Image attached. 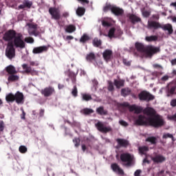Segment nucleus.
Wrapping results in <instances>:
<instances>
[{"label": "nucleus", "mask_w": 176, "mask_h": 176, "mask_svg": "<svg viewBox=\"0 0 176 176\" xmlns=\"http://www.w3.org/2000/svg\"><path fill=\"white\" fill-rule=\"evenodd\" d=\"M6 72H7L10 75H14L16 73L15 67L12 65L6 67Z\"/></svg>", "instance_id": "c85d7f7f"}, {"label": "nucleus", "mask_w": 176, "mask_h": 176, "mask_svg": "<svg viewBox=\"0 0 176 176\" xmlns=\"http://www.w3.org/2000/svg\"><path fill=\"white\" fill-rule=\"evenodd\" d=\"M9 43H12L13 47L23 49L26 47V43L23 40V35L20 33L17 34L13 41Z\"/></svg>", "instance_id": "20e7f679"}, {"label": "nucleus", "mask_w": 176, "mask_h": 176, "mask_svg": "<svg viewBox=\"0 0 176 176\" xmlns=\"http://www.w3.org/2000/svg\"><path fill=\"white\" fill-rule=\"evenodd\" d=\"M28 33L31 36H38V25L34 24V23H28Z\"/></svg>", "instance_id": "9b49d317"}, {"label": "nucleus", "mask_w": 176, "mask_h": 176, "mask_svg": "<svg viewBox=\"0 0 176 176\" xmlns=\"http://www.w3.org/2000/svg\"><path fill=\"white\" fill-rule=\"evenodd\" d=\"M92 44L94 47H100L102 45V41L100 39L95 38L93 39Z\"/></svg>", "instance_id": "c9c22d12"}, {"label": "nucleus", "mask_w": 176, "mask_h": 176, "mask_svg": "<svg viewBox=\"0 0 176 176\" xmlns=\"http://www.w3.org/2000/svg\"><path fill=\"white\" fill-rule=\"evenodd\" d=\"M97 127V130H98L100 133H109L112 131V129L110 126L106 127L104 126V124L100 122H98L97 124H95Z\"/></svg>", "instance_id": "f8f14e48"}, {"label": "nucleus", "mask_w": 176, "mask_h": 176, "mask_svg": "<svg viewBox=\"0 0 176 176\" xmlns=\"http://www.w3.org/2000/svg\"><path fill=\"white\" fill-rule=\"evenodd\" d=\"M127 17L129 18L131 24H136L138 23H141V18L138 17L137 15H134L133 14H127Z\"/></svg>", "instance_id": "dca6fc26"}, {"label": "nucleus", "mask_w": 176, "mask_h": 176, "mask_svg": "<svg viewBox=\"0 0 176 176\" xmlns=\"http://www.w3.org/2000/svg\"><path fill=\"white\" fill-rule=\"evenodd\" d=\"M122 63L124 65H125L126 66L129 67L131 65V62L129 61L127 59H123L122 60Z\"/></svg>", "instance_id": "5fc2aeb1"}, {"label": "nucleus", "mask_w": 176, "mask_h": 176, "mask_svg": "<svg viewBox=\"0 0 176 176\" xmlns=\"http://www.w3.org/2000/svg\"><path fill=\"white\" fill-rule=\"evenodd\" d=\"M114 7H116V5H112V4H110V3H107L105 5V6L103 7L102 10L104 12H108L109 10H111V12L113 8H114Z\"/></svg>", "instance_id": "f704fd0d"}, {"label": "nucleus", "mask_w": 176, "mask_h": 176, "mask_svg": "<svg viewBox=\"0 0 176 176\" xmlns=\"http://www.w3.org/2000/svg\"><path fill=\"white\" fill-rule=\"evenodd\" d=\"M96 54H94V52H90L86 56V60L87 61L91 62L93 60H96Z\"/></svg>", "instance_id": "473e14b6"}, {"label": "nucleus", "mask_w": 176, "mask_h": 176, "mask_svg": "<svg viewBox=\"0 0 176 176\" xmlns=\"http://www.w3.org/2000/svg\"><path fill=\"white\" fill-rule=\"evenodd\" d=\"M162 24L160 22L153 21V20H148L147 23V29L153 31H157L159 29H161Z\"/></svg>", "instance_id": "6e6552de"}, {"label": "nucleus", "mask_w": 176, "mask_h": 176, "mask_svg": "<svg viewBox=\"0 0 176 176\" xmlns=\"http://www.w3.org/2000/svg\"><path fill=\"white\" fill-rule=\"evenodd\" d=\"M81 113L85 116H89L94 113V110L91 109L85 108L81 110Z\"/></svg>", "instance_id": "a19ab883"}, {"label": "nucleus", "mask_w": 176, "mask_h": 176, "mask_svg": "<svg viewBox=\"0 0 176 176\" xmlns=\"http://www.w3.org/2000/svg\"><path fill=\"white\" fill-rule=\"evenodd\" d=\"M169 78L168 76H164L162 78L161 80L165 82V81H168Z\"/></svg>", "instance_id": "680f3d73"}, {"label": "nucleus", "mask_w": 176, "mask_h": 176, "mask_svg": "<svg viewBox=\"0 0 176 176\" xmlns=\"http://www.w3.org/2000/svg\"><path fill=\"white\" fill-rule=\"evenodd\" d=\"M6 128V124L3 122V120H0V135H1V133H3V131Z\"/></svg>", "instance_id": "37998d69"}, {"label": "nucleus", "mask_w": 176, "mask_h": 176, "mask_svg": "<svg viewBox=\"0 0 176 176\" xmlns=\"http://www.w3.org/2000/svg\"><path fill=\"white\" fill-rule=\"evenodd\" d=\"M25 42L27 43L32 44L34 43V39L32 37H27L24 39Z\"/></svg>", "instance_id": "8fccbe9b"}, {"label": "nucleus", "mask_w": 176, "mask_h": 176, "mask_svg": "<svg viewBox=\"0 0 176 176\" xmlns=\"http://www.w3.org/2000/svg\"><path fill=\"white\" fill-rule=\"evenodd\" d=\"M153 162L156 164L162 163L166 161V157L162 155H157L155 157L152 158Z\"/></svg>", "instance_id": "5701e85b"}, {"label": "nucleus", "mask_w": 176, "mask_h": 176, "mask_svg": "<svg viewBox=\"0 0 176 176\" xmlns=\"http://www.w3.org/2000/svg\"><path fill=\"white\" fill-rule=\"evenodd\" d=\"M111 14H113L116 16H122L124 14V10L117 6L111 10Z\"/></svg>", "instance_id": "2eb2a0df"}, {"label": "nucleus", "mask_w": 176, "mask_h": 176, "mask_svg": "<svg viewBox=\"0 0 176 176\" xmlns=\"http://www.w3.org/2000/svg\"><path fill=\"white\" fill-rule=\"evenodd\" d=\"M146 142L151 143V144H152V145H156L157 143V138L154 136L148 137L146 139Z\"/></svg>", "instance_id": "cd10ccee"}, {"label": "nucleus", "mask_w": 176, "mask_h": 176, "mask_svg": "<svg viewBox=\"0 0 176 176\" xmlns=\"http://www.w3.org/2000/svg\"><path fill=\"white\" fill-rule=\"evenodd\" d=\"M73 142L74 143V146L78 147L80 146V140L79 138H74Z\"/></svg>", "instance_id": "de8ad7c7"}, {"label": "nucleus", "mask_w": 176, "mask_h": 176, "mask_svg": "<svg viewBox=\"0 0 176 176\" xmlns=\"http://www.w3.org/2000/svg\"><path fill=\"white\" fill-rule=\"evenodd\" d=\"M77 1L81 3H87V4L89 3V1L88 0H77Z\"/></svg>", "instance_id": "e2e57ef3"}, {"label": "nucleus", "mask_w": 176, "mask_h": 176, "mask_svg": "<svg viewBox=\"0 0 176 176\" xmlns=\"http://www.w3.org/2000/svg\"><path fill=\"white\" fill-rule=\"evenodd\" d=\"M172 65H176V58L171 60Z\"/></svg>", "instance_id": "338daca9"}, {"label": "nucleus", "mask_w": 176, "mask_h": 176, "mask_svg": "<svg viewBox=\"0 0 176 176\" xmlns=\"http://www.w3.org/2000/svg\"><path fill=\"white\" fill-rule=\"evenodd\" d=\"M67 75L70 79H72L73 84H76V74L74 72H69Z\"/></svg>", "instance_id": "72a5a7b5"}, {"label": "nucleus", "mask_w": 176, "mask_h": 176, "mask_svg": "<svg viewBox=\"0 0 176 176\" xmlns=\"http://www.w3.org/2000/svg\"><path fill=\"white\" fill-rule=\"evenodd\" d=\"M135 47L138 52L144 53V57L146 58H153L154 54H157L161 51L160 47H155L154 45L145 46L140 42H135Z\"/></svg>", "instance_id": "f03ea898"}, {"label": "nucleus", "mask_w": 176, "mask_h": 176, "mask_svg": "<svg viewBox=\"0 0 176 176\" xmlns=\"http://www.w3.org/2000/svg\"><path fill=\"white\" fill-rule=\"evenodd\" d=\"M170 105H171L173 107H176V98H175V99H173V100H171V101H170Z\"/></svg>", "instance_id": "052dcab7"}, {"label": "nucleus", "mask_w": 176, "mask_h": 176, "mask_svg": "<svg viewBox=\"0 0 176 176\" xmlns=\"http://www.w3.org/2000/svg\"><path fill=\"white\" fill-rule=\"evenodd\" d=\"M142 170L140 169H138L135 171L134 176H141Z\"/></svg>", "instance_id": "4d7b16f0"}, {"label": "nucleus", "mask_w": 176, "mask_h": 176, "mask_svg": "<svg viewBox=\"0 0 176 176\" xmlns=\"http://www.w3.org/2000/svg\"><path fill=\"white\" fill-rule=\"evenodd\" d=\"M120 106H121L122 107L128 108V109H129V110H130V107H132V105H130L129 102L121 103V104H120Z\"/></svg>", "instance_id": "603ef678"}, {"label": "nucleus", "mask_w": 176, "mask_h": 176, "mask_svg": "<svg viewBox=\"0 0 176 176\" xmlns=\"http://www.w3.org/2000/svg\"><path fill=\"white\" fill-rule=\"evenodd\" d=\"M21 111H22V113L21 115V119L25 120L26 113H25V111H24L23 109H21Z\"/></svg>", "instance_id": "13d9d810"}, {"label": "nucleus", "mask_w": 176, "mask_h": 176, "mask_svg": "<svg viewBox=\"0 0 176 176\" xmlns=\"http://www.w3.org/2000/svg\"><path fill=\"white\" fill-rule=\"evenodd\" d=\"M96 112L98 115L100 116H107L108 114V111H107V110H104V107H99L96 109Z\"/></svg>", "instance_id": "7c9ffc66"}, {"label": "nucleus", "mask_w": 176, "mask_h": 176, "mask_svg": "<svg viewBox=\"0 0 176 176\" xmlns=\"http://www.w3.org/2000/svg\"><path fill=\"white\" fill-rule=\"evenodd\" d=\"M116 29L115 28H111L109 30V34H104L106 37H109L110 38H115L114 34L116 33Z\"/></svg>", "instance_id": "4c0bfd02"}, {"label": "nucleus", "mask_w": 176, "mask_h": 176, "mask_svg": "<svg viewBox=\"0 0 176 176\" xmlns=\"http://www.w3.org/2000/svg\"><path fill=\"white\" fill-rule=\"evenodd\" d=\"M39 116H40V117H42L44 116V109H41Z\"/></svg>", "instance_id": "69168bd1"}, {"label": "nucleus", "mask_w": 176, "mask_h": 176, "mask_svg": "<svg viewBox=\"0 0 176 176\" xmlns=\"http://www.w3.org/2000/svg\"><path fill=\"white\" fill-rule=\"evenodd\" d=\"M19 150L21 153H26L28 152V148L23 145L20 146Z\"/></svg>", "instance_id": "a18cd8bd"}, {"label": "nucleus", "mask_w": 176, "mask_h": 176, "mask_svg": "<svg viewBox=\"0 0 176 176\" xmlns=\"http://www.w3.org/2000/svg\"><path fill=\"white\" fill-rule=\"evenodd\" d=\"M73 39H74L73 36L69 35V36H66V40H67V41H72Z\"/></svg>", "instance_id": "0e129e2a"}, {"label": "nucleus", "mask_w": 176, "mask_h": 176, "mask_svg": "<svg viewBox=\"0 0 176 176\" xmlns=\"http://www.w3.org/2000/svg\"><path fill=\"white\" fill-rule=\"evenodd\" d=\"M17 33L14 30H10L5 32L3 39L6 41H13V39L17 37Z\"/></svg>", "instance_id": "1a4fd4ad"}, {"label": "nucleus", "mask_w": 176, "mask_h": 176, "mask_svg": "<svg viewBox=\"0 0 176 176\" xmlns=\"http://www.w3.org/2000/svg\"><path fill=\"white\" fill-rule=\"evenodd\" d=\"M144 115L150 116L148 118L145 116L139 115L138 118L135 120L136 126H151L155 129L161 128L165 124V121L162 116L157 114L156 110L153 107H147L143 110Z\"/></svg>", "instance_id": "f257e3e1"}, {"label": "nucleus", "mask_w": 176, "mask_h": 176, "mask_svg": "<svg viewBox=\"0 0 176 176\" xmlns=\"http://www.w3.org/2000/svg\"><path fill=\"white\" fill-rule=\"evenodd\" d=\"M89 40H90L89 36L85 33L84 34L82 35L81 38H80V43L85 44Z\"/></svg>", "instance_id": "2f4dec72"}, {"label": "nucleus", "mask_w": 176, "mask_h": 176, "mask_svg": "<svg viewBox=\"0 0 176 176\" xmlns=\"http://www.w3.org/2000/svg\"><path fill=\"white\" fill-rule=\"evenodd\" d=\"M56 94L54 87H47L45 88V97H50Z\"/></svg>", "instance_id": "6ab92c4d"}, {"label": "nucleus", "mask_w": 176, "mask_h": 176, "mask_svg": "<svg viewBox=\"0 0 176 176\" xmlns=\"http://www.w3.org/2000/svg\"><path fill=\"white\" fill-rule=\"evenodd\" d=\"M170 6L175 7V10H176V1L171 3Z\"/></svg>", "instance_id": "774afa93"}, {"label": "nucleus", "mask_w": 176, "mask_h": 176, "mask_svg": "<svg viewBox=\"0 0 176 176\" xmlns=\"http://www.w3.org/2000/svg\"><path fill=\"white\" fill-rule=\"evenodd\" d=\"M85 14V8L82 7H78L76 10V14L78 17H82Z\"/></svg>", "instance_id": "c756f323"}, {"label": "nucleus", "mask_w": 176, "mask_h": 176, "mask_svg": "<svg viewBox=\"0 0 176 176\" xmlns=\"http://www.w3.org/2000/svg\"><path fill=\"white\" fill-rule=\"evenodd\" d=\"M144 109L142 107H138L136 104H132L131 107H130L129 111L133 112L135 111V114H140L143 112Z\"/></svg>", "instance_id": "aec40b11"}, {"label": "nucleus", "mask_w": 176, "mask_h": 176, "mask_svg": "<svg viewBox=\"0 0 176 176\" xmlns=\"http://www.w3.org/2000/svg\"><path fill=\"white\" fill-rule=\"evenodd\" d=\"M151 12L149 11H143L142 15L144 17H149Z\"/></svg>", "instance_id": "6e6d98bb"}, {"label": "nucleus", "mask_w": 176, "mask_h": 176, "mask_svg": "<svg viewBox=\"0 0 176 176\" xmlns=\"http://www.w3.org/2000/svg\"><path fill=\"white\" fill-rule=\"evenodd\" d=\"M146 41L148 42L157 41V36L156 35H151L150 36H146Z\"/></svg>", "instance_id": "79ce46f5"}, {"label": "nucleus", "mask_w": 176, "mask_h": 176, "mask_svg": "<svg viewBox=\"0 0 176 176\" xmlns=\"http://www.w3.org/2000/svg\"><path fill=\"white\" fill-rule=\"evenodd\" d=\"M116 141H117V143L121 147L126 148L129 145V140H124V139L118 138Z\"/></svg>", "instance_id": "412c9836"}, {"label": "nucleus", "mask_w": 176, "mask_h": 176, "mask_svg": "<svg viewBox=\"0 0 176 176\" xmlns=\"http://www.w3.org/2000/svg\"><path fill=\"white\" fill-rule=\"evenodd\" d=\"M43 52H45V45L36 47L34 48L32 50V53L34 54H42V53H43Z\"/></svg>", "instance_id": "a878e982"}, {"label": "nucleus", "mask_w": 176, "mask_h": 176, "mask_svg": "<svg viewBox=\"0 0 176 176\" xmlns=\"http://www.w3.org/2000/svg\"><path fill=\"white\" fill-rule=\"evenodd\" d=\"M138 98L142 102H150L154 100L155 96L150 94L146 90H143L138 94Z\"/></svg>", "instance_id": "39448f33"}, {"label": "nucleus", "mask_w": 176, "mask_h": 176, "mask_svg": "<svg viewBox=\"0 0 176 176\" xmlns=\"http://www.w3.org/2000/svg\"><path fill=\"white\" fill-rule=\"evenodd\" d=\"M119 124L121 125V126H129V124L128 122H126L125 120H120L119 121Z\"/></svg>", "instance_id": "864d4df0"}, {"label": "nucleus", "mask_w": 176, "mask_h": 176, "mask_svg": "<svg viewBox=\"0 0 176 176\" xmlns=\"http://www.w3.org/2000/svg\"><path fill=\"white\" fill-rule=\"evenodd\" d=\"M6 56L10 60L14 58L16 54H15V49L12 42H8L7 48L6 49L5 52Z\"/></svg>", "instance_id": "423d86ee"}, {"label": "nucleus", "mask_w": 176, "mask_h": 176, "mask_svg": "<svg viewBox=\"0 0 176 176\" xmlns=\"http://www.w3.org/2000/svg\"><path fill=\"white\" fill-rule=\"evenodd\" d=\"M114 85L116 88L120 89L124 87V80H114Z\"/></svg>", "instance_id": "bb28decb"}, {"label": "nucleus", "mask_w": 176, "mask_h": 176, "mask_svg": "<svg viewBox=\"0 0 176 176\" xmlns=\"http://www.w3.org/2000/svg\"><path fill=\"white\" fill-rule=\"evenodd\" d=\"M6 101L8 103L15 102L17 104H23L24 103V96L20 91H16L15 94L10 93L6 96Z\"/></svg>", "instance_id": "7ed1b4c3"}, {"label": "nucleus", "mask_w": 176, "mask_h": 176, "mask_svg": "<svg viewBox=\"0 0 176 176\" xmlns=\"http://www.w3.org/2000/svg\"><path fill=\"white\" fill-rule=\"evenodd\" d=\"M102 25L103 27H110V23L109 22H107L105 21H103L102 22Z\"/></svg>", "instance_id": "bf43d9fd"}, {"label": "nucleus", "mask_w": 176, "mask_h": 176, "mask_svg": "<svg viewBox=\"0 0 176 176\" xmlns=\"http://www.w3.org/2000/svg\"><path fill=\"white\" fill-rule=\"evenodd\" d=\"M22 69H25V72L28 74L34 75L35 72L32 70L30 66H28L27 64H23L21 65Z\"/></svg>", "instance_id": "b1692460"}, {"label": "nucleus", "mask_w": 176, "mask_h": 176, "mask_svg": "<svg viewBox=\"0 0 176 176\" xmlns=\"http://www.w3.org/2000/svg\"><path fill=\"white\" fill-rule=\"evenodd\" d=\"M176 84L169 83L168 85V97L175 95Z\"/></svg>", "instance_id": "f3484780"}, {"label": "nucleus", "mask_w": 176, "mask_h": 176, "mask_svg": "<svg viewBox=\"0 0 176 176\" xmlns=\"http://www.w3.org/2000/svg\"><path fill=\"white\" fill-rule=\"evenodd\" d=\"M102 58L107 63L111 61L113 58V51L109 49H107L102 53Z\"/></svg>", "instance_id": "ddd939ff"}, {"label": "nucleus", "mask_w": 176, "mask_h": 176, "mask_svg": "<svg viewBox=\"0 0 176 176\" xmlns=\"http://www.w3.org/2000/svg\"><path fill=\"white\" fill-rule=\"evenodd\" d=\"M122 162L126 163V166H131L133 164V157L129 153H122L120 156Z\"/></svg>", "instance_id": "0eeeda50"}, {"label": "nucleus", "mask_w": 176, "mask_h": 176, "mask_svg": "<svg viewBox=\"0 0 176 176\" xmlns=\"http://www.w3.org/2000/svg\"><path fill=\"white\" fill-rule=\"evenodd\" d=\"M92 100L91 95L89 94H82V100L85 102H89Z\"/></svg>", "instance_id": "e433bc0d"}, {"label": "nucleus", "mask_w": 176, "mask_h": 176, "mask_svg": "<svg viewBox=\"0 0 176 176\" xmlns=\"http://www.w3.org/2000/svg\"><path fill=\"white\" fill-rule=\"evenodd\" d=\"M19 80L18 76L11 75L8 77V81L14 82Z\"/></svg>", "instance_id": "49530a36"}, {"label": "nucleus", "mask_w": 176, "mask_h": 176, "mask_svg": "<svg viewBox=\"0 0 176 176\" xmlns=\"http://www.w3.org/2000/svg\"><path fill=\"white\" fill-rule=\"evenodd\" d=\"M111 168L113 171L118 175H124V171L122 170L119 165L116 163L111 164Z\"/></svg>", "instance_id": "4468645a"}, {"label": "nucleus", "mask_w": 176, "mask_h": 176, "mask_svg": "<svg viewBox=\"0 0 176 176\" xmlns=\"http://www.w3.org/2000/svg\"><path fill=\"white\" fill-rule=\"evenodd\" d=\"M171 138L174 141L173 135L171 133H164L163 135V139Z\"/></svg>", "instance_id": "3c124183"}, {"label": "nucleus", "mask_w": 176, "mask_h": 176, "mask_svg": "<svg viewBox=\"0 0 176 176\" xmlns=\"http://www.w3.org/2000/svg\"><path fill=\"white\" fill-rule=\"evenodd\" d=\"M32 6V2L29 0H24L22 2V4L18 6V9L19 10H23L26 8L30 9Z\"/></svg>", "instance_id": "a211bd4d"}, {"label": "nucleus", "mask_w": 176, "mask_h": 176, "mask_svg": "<svg viewBox=\"0 0 176 176\" xmlns=\"http://www.w3.org/2000/svg\"><path fill=\"white\" fill-rule=\"evenodd\" d=\"M138 150L140 154L144 155L146 152L149 151V148L148 146H144L139 147Z\"/></svg>", "instance_id": "ea45409f"}, {"label": "nucleus", "mask_w": 176, "mask_h": 176, "mask_svg": "<svg viewBox=\"0 0 176 176\" xmlns=\"http://www.w3.org/2000/svg\"><path fill=\"white\" fill-rule=\"evenodd\" d=\"M72 95L74 98H76L78 96V89H77L76 85L74 86V88H73L72 91Z\"/></svg>", "instance_id": "c03bdc74"}, {"label": "nucleus", "mask_w": 176, "mask_h": 176, "mask_svg": "<svg viewBox=\"0 0 176 176\" xmlns=\"http://www.w3.org/2000/svg\"><path fill=\"white\" fill-rule=\"evenodd\" d=\"M107 90L110 92H113L114 91L113 83L111 81L109 82V86L107 87Z\"/></svg>", "instance_id": "09e8293b"}, {"label": "nucleus", "mask_w": 176, "mask_h": 176, "mask_svg": "<svg viewBox=\"0 0 176 176\" xmlns=\"http://www.w3.org/2000/svg\"><path fill=\"white\" fill-rule=\"evenodd\" d=\"M132 93V90L129 87H125L121 89V96L122 97H126L130 96Z\"/></svg>", "instance_id": "393cba45"}, {"label": "nucleus", "mask_w": 176, "mask_h": 176, "mask_svg": "<svg viewBox=\"0 0 176 176\" xmlns=\"http://www.w3.org/2000/svg\"><path fill=\"white\" fill-rule=\"evenodd\" d=\"M160 29H162L164 31H168V34H173V25H170L169 23L162 25Z\"/></svg>", "instance_id": "4be33fe9"}, {"label": "nucleus", "mask_w": 176, "mask_h": 176, "mask_svg": "<svg viewBox=\"0 0 176 176\" xmlns=\"http://www.w3.org/2000/svg\"><path fill=\"white\" fill-rule=\"evenodd\" d=\"M76 26L74 25H69L67 27H66L65 31L67 33H72L74 31H76Z\"/></svg>", "instance_id": "58836bf2"}, {"label": "nucleus", "mask_w": 176, "mask_h": 176, "mask_svg": "<svg viewBox=\"0 0 176 176\" xmlns=\"http://www.w3.org/2000/svg\"><path fill=\"white\" fill-rule=\"evenodd\" d=\"M49 13L52 16V19L59 21L60 19V11L59 8H49Z\"/></svg>", "instance_id": "9d476101"}]
</instances>
